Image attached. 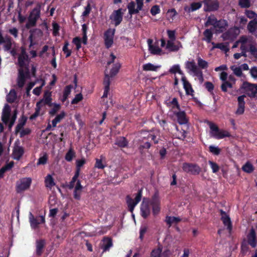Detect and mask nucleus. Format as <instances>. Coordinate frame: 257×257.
Segmentation results:
<instances>
[{
    "label": "nucleus",
    "mask_w": 257,
    "mask_h": 257,
    "mask_svg": "<svg viewBox=\"0 0 257 257\" xmlns=\"http://www.w3.org/2000/svg\"><path fill=\"white\" fill-rule=\"evenodd\" d=\"M40 14L41 6L38 4L30 12L25 26L26 28L29 29L36 26L37 22L40 17Z\"/></svg>",
    "instance_id": "nucleus-1"
},
{
    "label": "nucleus",
    "mask_w": 257,
    "mask_h": 257,
    "mask_svg": "<svg viewBox=\"0 0 257 257\" xmlns=\"http://www.w3.org/2000/svg\"><path fill=\"white\" fill-rule=\"evenodd\" d=\"M209 125L210 129V136L212 138L219 140L230 136V134L227 131L220 130L217 125L213 122H209Z\"/></svg>",
    "instance_id": "nucleus-2"
},
{
    "label": "nucleus",
    "mask_w": 257,
    "mask_h": 257,
    "mask_svg": "<svg viewBox=\"0 0 257 257\" xmlns=\"http://www.w3.org/2000/svg\"><path fill=\"white\" fill-rule=\"evenodd\" d=\"M182 168L184 172L192 175H198L201 172V168L195 163H184Z\"/></svg>",
    "instance_id": "nucleus-3"
},
{
    "label": "nucleus",
    "mask_w": 257,
    "mask_h": 257,
    "mask_svg": "<svg viewBox=\"0 0 257 257\" xmlns=\"http://www.w3.org/2000/svg\"><path fill=\"white\" fill-rule=\"evenodd\" d=\"M32 183V179L30 177H25L20 179L16 183V191L17 193H21L28 190Z\"/></svg>",
    "instance_id": "nucleus-4"
},
{
    "label": "nucleus",
    "mask_w": 257,
    "mask_h": 257,
    "mask_svg": "<svg viewBox=\"0 0 257 257\" xmlns=\"http://www.w3.org/2000/svg\"><path fill=\"white\" fill-rule=\"evenodd\" d=\"M143 188L139 190L135 200L133 199L129 195L126 197V203L128 206V210L133 212L135 206L141 201L142 197Z\"/></svg>",
    "instance_id": "nucleus-5"
},
{
    "label": "nucleus",
    "mask_w": 257,
    "mask_h": 257,
    "mask_svg": "<svg viewBox=\"0 0 257 257\" xmlns=\"http://www.w3.org/2000/svg\"><path fill=\"white\" fill-rule=\"evenodd\" d=\"M144 0H136L137 5V8L135 9L136 4L134 2L131 1L127 5V8L128 10V13L131 15H134L139 13L142 10L144 6Z\"/></svg>",
    "instance_id": "nucleus-6"
},
{
    "label": "nucleus",
    "mask_w": 257,
    "mask_h": 257,
    "mask_svg": "<svg viewBox=\"0 0 257 257\" xmlns=\"http://www.w3.org/2000/svg\"><path fill=\"white\" fill-rule=\"evenodd\" d=\"M115 29H108L104 33V40L105 47L110 48L113 43Z\"/></svg>",
    "instance_id": "nucleus-7"
},
{
    "label": "nucleus",
    "mask_w": 257,
    "mask_h": 257,
    "mask_svg": "<svg viewBox=\"0 0 257 257\" xmlns=\"http://www.w3.org/2000/svg\"><path fill=\"white\" fill-rule=\"evenodd\" d=\"M150 205L149 199L144 198L141 205L140 211L141 215L144 219L148 218L151 213Z\"/></svg>",
    "instance_id": "nucleus-8"
},
{
    "label": "nucleus",
    "mask_w": 257,
    "mask_h": 257,
    "mask_svg": "<svg viewBox=\"0 0 257 257\" xmlns=\"http://www.w3.org/2000/svg\"><path fill=\"white\" fill-rule=\"evenodd\" d=\"M205 12H214L218 10L219 4L217 0H203Z\"/></svg>",
    "instance_id": "nucleus-9"
},
{
    "label": "nucleus",
    "mask_w": 257,
    "mask_h": 257,
    "mask_svg": "<svg viewBox=\"0 0 257 257\" xmlns=\"http://www.w3.org/2000/svg\"><path fill=\"white\" fill-rule=\"evenodd\" d=\"M29 219L31 226L34 229L38 228L40 224L43 223L45 221V217L44 216H39L35 217L31 212L29 213Z\"/></svg>",
    "instance_id": "nucleus-10"
},
{
    "label": "nucleus",
    "mask_w": 257,
    "mask_h": 257,
    "mask_svg": "<svg viewBox=\"0 0 257 257\" xmlns=\"http://www.w3.org/2000/svg\"><path fill=\"white\" fill-rule=\"evenodd\" d=\"M109 19L114 22L115 26H118L122 22L123 19V12L121 8L114 10L109 17Z\"/></svg>",
    "instance_id": "nucleus-11"
},
{
    "label": "nucleus",
    "mask_w": 257,
    "mask_h": 257,
    "mask_svg": "<svg viewBox=\"0 0 257 257\" xmlns=\"http://www.w3.org/2000/svg\"><path fill=\"white\" fill-rule=\"evenodd\" d=\"M242 88L244 89L246 91H248V96L250 97H254L257 93L256 84H251L247 82L243 83Z\"/></svg>",
    "instance_id": "nucleus-12"
},
{
    "label": "nucleus",
    "mask_w": 257,
    "mask_h": 257,
    "mask_svg": "<svg viewBox=\"0 0 257 257\" xmlns=\"http://www.w3.org/2000/svg\"><path fill=\"white\" fill-rule=\"evenodd\" d=\"M51 96L52 94L51 92L49 91L45 92L43 99L37 102V104L41 107L46 105L49 107L52 106L53 103L52 102V98Z\"/></svg>",
    "instance_id": "nucleus-13"
},
{
    "label": "nucleus",
    "mask_w": 257,
    "mask_h": 257,
    "mask_svg": "<svg viewBox=\"0 0 257 257\" xmlns=\"http://www.w3.org/2000/svg\"><path fill=\"white\" fill-rule=\"evenodd\" d=\"M24 154L23 147L18 145H15L13 150L12 157L14 160L19 161Z\"/></svg>",
    "instance_id": "nucleus-14"
},
{
    "label": "nucleus",
    "mask_w": 257,
    "mask_h": 257,
    "mask_svg": "<svg viewBox=\"0 0 257 257\" xmlns=\"http://www.w3.org/2000/svg\"><path fill=\"white\" fill-rule=\"evenodd\" d=\"M228 26V23L224 19L217 20L214 29H215L216 33H223Z\"/></svg>",
    "instance_id": "nucleus-15"
},
{
    "label": "nucleus",
    "mask_w": 257,
    "mask_h": 257,
    "mask_svg": "<svg viewBox=\"0 0 257 257\" xmlns=\"http://www.w3.org/2000/svg\"><path fill=\"white\" fill-rule=\"evenodd\" d=\"M181 80L186 95L193 96L194 91L190 83L187 80L186 77L185 76H182Z\"/></svg>",
    "instance_id": "nucleus-16"
},
{
    "label": "nucleus",
    "mask_w": 257,
    "mask_h": 257,
    "mask_svg": "<svg viewBox=\"0 0 257 257\" xmlns=\"http://www.w3.org/2000/svg\"><path fill=\"white\" fill-rule=\"evenodd\" d=\"M220 212L221 215V220L224 225L227 226V229L230 232L232 230V223L230 217L223 210H220Z\"/></svg>",
    "instance_id": "nucleus-17"
},
{
    "label": "nucleus",
    "mask_w": 257,
    "mask_h": 257,
    "mask_svg": "<svg viewBox=\"0 0 257 257\" xmlns=\"http://www.w3.org/2000/svg\"><path fill=\"white\" fill-rule=\"evenodd\" d=\"M159 131L151 130L149 131V134L146 136V138L148 141L150 142L153 141L155 144H157L160 140L159 138H157L158 136H159Z\"/></svg>",
    "instance_id": "nucleus-18"
},
{
    "label": "nucleus",
    "mask_w": 257,
    "mask_h": 257,
    "mask_svg": "<svg viewBox=\"0 0 257 257\" xmlns=\"http://www.w3.org/2000/svg\"><path fill=\"white\" fill-rule=\"evenodd\" d=\"M151 147V144L150 141H148L146 137H144L140 141V145L139 150L141 154L144 153L145 150H148Z\"/></svg>",
    "instance_id": "nucleus-19"
},
{
    "label": "nucleus",
    "mask_w": 257,
    "mask_h": 257,
    "mask_svg": "<svg viewBox=\"0 0 257 257\" xmlns=\"http://www.w3.org/2000/svg\"><path fill=\"white\" fill-rule=\"evenodd\" d=\"M30 35L29 37V40L30 42V46H33L34 44L33 43V40L36 37H40L43 35V32L39 29H35L30 31Z\"/></svg>",
    "instance_id": "nucleus-20"
},
{
    "label": "nucleus",
    "mask_w": 257,
    "mask_h": 257,
    "mask_svg": "<svg viewBox=\"0 0 257 257\" xmlns=\"http://www.w3.org/2000/svg\"><path fill=\"white\" fill-rule=\"evenodd\" d=\"M247 239L248 244L252 247H255L256 246V235L255 231L254 228H251L250 232L247 235Z\"/></svg>",
    "instance_id": "nucleus-21"
},
{
    "label": "nucleus",
    "mask_w": 257,
    "mask_h": 257,
    "mask_svg": "<svg viewBox=\"0 0 257 257\" xmlns=\"http://www.w3.org/2000/svg\"><path fill=\"white\" fill-rule=\"evenodd\" d=\"M175 115L177 118L178 122L180 124H185L188 123V119L186 117V114L185 111H180L174 112Z\"/></svg>",
    "instance_id": "nucleus-22"
},
{
    "label": "nucleus",
    "mask_w": 257,
    "mask_h": 257,
    "mask_svg": "<svg viewBox=\"0 0 257 257\" xmlns=\"http://www.w3.org/2000/svg\"><path fill=\"white\" fill-rule=\"evenodd\" d=\"M11 115V109L10 106L6 104L3 110L2 120L5 123L7 124L10 119Z\"/></svg>",
    "instance_id": "nucleus-23"
},
{
    "label": "nucleus",
    "mask_w": 257,
    "mask_h": 257,
    "mask_svg": "<svg viewBox=\"0 0 257 257\" xmlns=\"http://www.w3.org/2000/svg\"><path fill=\"white\" fill-rule=\"evenodd\" d=\"M237 37V34L234 30H228L226 32L223 33L222 35V38L224 40H229L233 41Z\"/></svg>",
    "instance_id": "nucleus-24"
},
{
    "label": "nucleus",
    "mask_w": 257,
    "mask_h": 257,
    "mask_svg": "<svg viewBox=\"0 0 257 257\" xmlns=\"http://www.w3.org/2000/svg\"><path fill=\"white\" fill-rule=\"evenodd\" d=\"M101 248L103 249V252L108 251L112 246V239L108 237H104L102 239Z\"/></svg>",
    "instance_id": "nucleus-25"
},
{
    "label": "nucleus",
    "mask_w": 257,
    "mask_h": 257,
    "mask_svg": "<svg viewBox=\"0 0 257 257\" xmlns=\"http://www.w3.org/2000/svg\"><path fill=\"white\" fill-rule=\"evenodd\" d=\"M185 68L193 72L194 74L200 70L197 67L194 60H193L191 61H187L185 63Z\"/></svg>",
    "instance_id": "nucleus-26"
},
{
    "label": "nucleus",
    "mask_w": 257,
    "mask_h": 257,
    "mask_svg": "<svg viewBox=\"0 0 257 257\" xmlns=\"http://www.w3.org/2000/svg\"><path fill=\"white\" fill-rule=\"evenodd\" d=\"M213 29H207L203 33L204 37L202 40L206 41L208 43H211L213 38Z\"/></svg>",
    "instance_id": "nucleus-27"
},
{
    "label": "nucleus",
    "mask_w": 257,
    "mask_h": 257,
    "mask_svg": "<svg viewBox=\"0 0 257 257\" xmlns=\"http://www.w3.org/2000/svg\"><path fill=\"white\" fill-rule=\"evenodd\" d=\"M202 2L192 3L190 5V7L187 6L184 7V10L188 13L195 11L200 9L202 7Z\"/></svg>",
    "instance_id": "nucleus-28"
},
{
    "label": "nucleus",
    "mask_w": 257,
    "mask_h": 257,
    "mask_svg": "<svg viewBox=\"0 0 257 257\" xmlns=\"http://www.w3.org/2000/svg\"><path fill=\"white\" fill-rule=\"evenodd\" d=\"M162 249L160 247L153 249L151 253V257H168V251L162 253Z\"/></svg>",
    "instance_id": "nucleus-29"
},
{
    "label": "nucleus",
    "mask_w": 257,
    "mask_h": 257,
    "mask_svg": "<svg viewBox=\"0 0 257 257\" xmlns=\"http://www.w3.org/2000/svg\"><path fill=\"white\" fill-rule=\"evenodd\" d=\"M45 186L51 189L53 187L55 186L56 183L54 181V179L50 174H48L45 178Z\"/></svg>",
    "instance_id": "nucleus-30"
},
{
    "label": "nucleus",
    "mask_w": 257,
    "mask_h": 257,
    "mask_svg": "<svg viewBox=\"0 0 257 257\" xmlns=\"http://www.w3.org/2000/svg\"><path fill=\"white\" fill-rule=\"evenodd\" d=\"M128 143V142L125 137H119L116 138L114 144L119 148H125L127 146Z\"/></svg>",
    "instance_id": "nucleus-31"
},
{
    "label": "nucleus",
    "mask_w": 257,
    "mask_h": 257,
    "mask_svg": "<svg viewBox=\"0 0 257 257\" xmlns=\"http://www.w3.org/2000/svg\"><path fill=\"white\" fill-rule=\"evenodd\" d=\"M45 242L44 240L41 239L36 241V254L40 256L45 246Z\"/></svg>",
    "instance_id": "nucleus-32"
},
{
    "label": "nucleus",
    "mask_w": 257,
    "mask_h": 257,
    "mask_svg": "<svg viewBox=\"0 0 257 257\" xmlns=\"http://www.w3.org/2000/svg\"><path fill=\"white\" fill-rule=\"evenodd\" d=\"M27 120V117L25 115H23L19 120V123L16 127V133H18L21 130H22L23 128V126L25 125Z\"/></svg>",
    "instance_id": "nucleus-33"
},
{
    "label": "nucleus",
    "mask_w": 257,
    "mask_h": 257,
    "mask_svg": "<svg viewBox=\"0 0 257 257\" xmlns=\"http://www.w3.org/2000/svg\"><path fill=\"white\" fill-rule=\"evenodd\" d=\"M181 221V219L178 217L169 216L166 217L165 221L167 224L170 227L173 223H178Z\"/></svg>",
    "instance_id": "nucleus-34"
},
{
    "label": "nucleus",
    "mask_w": 257,
    "mask_h": 257,
    "mask_svg": "<svg viewBox=\"0 0 257 257\" xmlns=\"http://www.w3.org/2000/svg\"><path fill=\"white\" fill-rule=\"evenodd\" d=\"M247 29L249 33H253L257 29V20L253 19L248 24Z\"/></svg>",
    "instance_id": "nucleus-35"
},
{
    "label": "nucleus",
    "mask_w": 257,
    "mask_h": 257,
    "mask_svg": "<svg viewBox=\"0 0 257 257\" xmlns=\"http://www.w3.org/2000/svg\"><path fill=\"white\" fill-rule=\"evenodd\" d=\"M212 44L213 45V48L219 49L225 52H227L229 50L228 48L229 44L228 43H220L215 44V43L212 42Z\"/></svg>",
    "instance_id": "nucleus-36"
},
{
    "label": "nucleus",
    "mask_w": 257,
    "mask_h": 257,
    "mask_svg": "<svg viewBox=\"0 0 257 257\" xmlns=\"http://www.w3.org/2000/svg\"><path fill=\"white\" fill-rule=\"evenodd\" d=\"M242 170L245 173H251L254 171V168L251 163L247 161L242 166Z\"/></svg>",
    "instance_id": "nucleus-37"
},
{
    "label": "nucleus",
    "mask_w": 257,
    "mask_h": 257,
    "mask_svg": "<svg viewBox=\"0 0 257 257\" xmlns=\"http://www.w3.org/2000/svg\"><path fill=\"white\" fill-rule=\"evenodd\" d=\"M17 99L16 92L14 89H12L7 96V101L10 103H14Z\"/></svg>",
    "instance_id": "nucleus-38"
},
{
    "label": "nucleus",
    "mask_w": 257,
    "mask_h": 257,
    "mask_svg": "<svg viewBox=\"0 0 257 257\" xmlns=\"http://www.w3.org/2000/svg\"><path fill=\"white\" fill-rule=\"evenodd\" d=\"M149 203L151 205H161V201L158 192H155L153 195L151 200L149 201Z\"/></svg>",
    "instance_id": "nucleus-39"
},
{
    "label": "nucleus",
    "mask_w": 257,
    "mask_h": 257,
    "mask_svg": "<svg viewBox=\"0 0 257 257\" xmlns=\"http://www.w3.org/2000/svg\"><path fill=\"white\" fill-rule=\"evenodd\" d=\"M88 27L86 24H84L82 25V42L84 45L87 44V31Z\"/></svg>",
    "instance_id": "nucleus-40"
},
{
    "label": "nucleus",
    "mask_w": 257,
    "mask_h": 257,
    "mask_svg": "<svg viewBox=\"0 0 257 257\" xmlns=\"http://www.w3.org/2000/svg\"><path fill=\"white\" fill-rule=\"evenodd\" d=\"M169 72L172 74H176V73H179V74L184 76V74L183 71L180 69V67L179 65L176 64L174 65L170 69Z\"/></svg>",
    "instance_id": "nucleus-41"
},
{
    "label": "nucleus",
    "mask_w": 257,
    "mask_h": 257,
    "mask_svg": "<svg viewBox=\"0 0 257 257\" xmlns=\"http://www.w3.org/2000/svg\"><path fill=\"white\" fill-rule=\"evenodd\" d=\"M217 21V19L214 15L209 16L208 17L207 20L205 23V26L208 27L209 25H212L213 28H214V26H215Z\"/></svg>",
    "instance_id": "nucleus-42"
},
{
    "label": "nucleus",
    "mask_w": 257,
    "mask_h": 257,
    "mask_svg": "<svg viewBox=\"0 0 257 257\" xmlns=\"http://www.w3.org/2000/svg\"><path fill=\"white\" fill-rule=\"evenodd\" d=\"M75 156V152L72 148H70L65 155V159L68 162H71Z\"/></svg>",
    "instance_id": "nucleus-43"
},
{
    "label": "nucleus",
    "mask_w": 257,
    "mask_h": 257,
    "mask_svg": "<svg viewBox=\"0 0 257 257\" xmlns=\"http://www.w3.org/2000/svg\"><path fill=\"white\" fill-rule=\"evenodd\" d=\"M3 43H5V45L4 46V50L5 51H10L12 46L11 38L8 37L6 38Z\"/></svg>",
    "instance_id": "nucleus-44"
},
{
    "label": "nucleus",
    "mask_w": 257,
    "mask_h": 257,
    "mask_svg": "<svg viewBox=\"0 0 257 257\" xmlns=\"http://www.w3.org/2000/svg\"><path fill=\"white\" fill-rule=\"evenodd\" d=\"M197 63L199 67L202 69H206L208 67V62L200 57L197 58Z\"/></svg>",
    "instance_id": "nucleus-45"
},
{
    "label": "nucleus",
    "mask_w": 257,
    "mask_h": 257,
    "mask_svg": "<svg viewBox=\"0 0 257 257\" xmlns=\"http://www.w3.org/2000/svg\"><path fill=\"white\" fill-rule=\"evenodd\" d=\"M69 43L68 41H66L64 43V45L63 47L62 50L63 52L66 54V58H68L71 56L72 51L71 50H69L68 48Z\"/></svg>",
    "instance_id": "nucleus-46"
},
{
    "label": "nucleus",
    "mask_w": 257,
    "mask_h": 257,
    "mask_svg": "<svg viewBox=\"0 0 257 257\" xmlns=\"http://www.w3.org/2000/svg\"><path fill=\"white\" fill-rule=\"evenodd\" d=\"M103 158L102 156H100L101 159H95V163L94 167L96 168L99 169H103L105 167L106 165H104L102 163V158Z\"/></svg>",
    "instance_id": "nucleus-47"
},
{
    "label": "nucleus",
    "mask_w": 257,
    "mask_h": 257,
    "mask_svg": "<svg viewBox=\"0 0 257 257\" xmlns=\"http://www.w3.org/2000/svg\"><path fill=\"white\" fill-rule=\"evenodd\" d=\"M143 70L144 71H154L157 70L158 67L154 65L152 63H149L144 64L143 66Z\"/></svg>",
    "instance_id": "nucleus-48"
},
{
    "label": "nucleus",
    "mask_w": 257,
    "mask_h": 257,
    "mask_svg": "<svg viewBox=\"0 0 257 257\" xmlns=\"http://www.w3.org/2000/svg\"><path fill=\"white\" fill-rule=\"evenodd\" d=\"M120 66H121L119 63H115L114 65L110 71V75L111 77L115 76L118 73Z\"/></svg>",
    "instance_id": "nucleus-49"
},
{
    "label": "nucleus",
    "mask_w": 257,
    "mask_h": 257,
    "mask_svg": "<svg viewBox=\"0 0 257 257\" xmlns=\"http://www.w3.org/2000/svg\"><path fill=\"white\" fill-rule=\"evenodd\" d=\"M228 88H232V84L231 83V82L228 81H225L223 82L222 84L221 85V90L223 92H226L227 91Z\"/></svg>",
    "instance_id": "nucleus-50"
},
{
    "label": "nucleus",
    "mask_w": 257,
    "mask_h": 257,
    "mask_svg": "<svg viewBox=\"0 0 257 257\" xmlns=\"http://www.w3.org/2000/svg\"><path fill=\"white\" fill-rule=\"evenodd\" d=\"M209 151L214 155H218L221 152V149L218 147L211 145L209 147Z\"/></svg>",
    "instance_id": "nucleus-51"
},
{
    "label": "nucleus",
    "mask_w": 257,
    "mask_h": 257,
    "mask_svg": "<svg viewBox=\"0 0 257 257\" xmlns=\"http://www.w3.org/2000/svg\"><path fill=\"white\" fill-rule=\"evenodd\" d=\"M151 53L153 55H160L162 50L157 46H152L149 49Z\"/></svg>",
    "instance_id": "nucleus-52"
},
{
    "label": "nucleus",
    "mask_w": 257,
    "mask_h": 257,
    "mask_svg": "<svg viewBox=\"0 0 257 257\" xmlns=\"http://www.w3.org/2000/svg\"><path fill=\"white\" fill-rule=\"evenodd\" d=\"M30 72L29 69L27 68L26 72L23 69H20L19 70V76L18 78L22 79H26L29 76Z\"/></svg>",
    "instance_id": "nucleus-53"
},
{
    "label": "nucleus",
    "mask_w": 257,
    "mask_h": 257,
    "mask_svg": "<svg viewBox=\"0 0 257 257\" xmlns=\"http://www.w3.org/2000/svg\"><path fill=\"white\" fill-rule=\"evenodd\" d=\"M208 163H209V164L212 170V172L213 173H216L217 172H218L220 167L216 163L209 160L208 161Z\"/></svg>",
    "instance_id": "nucleus-54"
},
{
    "label": "nucleus",
    "mask_w": 257,
    "mask_h": 257,
    "mask_svg": "<svg viewBox=\"0 0 257 257\" xmlns=\"http://www.w3.org/2000/svg\"><path fill=\"white\" fill-rule=\"evenodd\" d=\"M52 106H53V107L49 111V113L51 116H54L60 109L61 106L60 104L55 103H54Z\"/></svg>",
    "instance_id": "nucleus-55"
},
{
    "label": "nucleus",
    "mask_w": 257,
    "mask_h": 257,
    "mask_svg": "<svg viewBox=\"0 0 257 257\" xmlns=\"http://www.w3.org/2000/svg\"><path fill=\"white\" fill-rule=\"evenodd\" d=\"M72 43L76 45V49L79 50L81 47V40L80 38L76 37L73 39Z\"/></svg>",
    "instance_id": "nucleus-56"
},
{
    "label": "nucleus",
    "mask_w": 257,
    "mask_h": 257,
    "mask_svg": "<svg viewBox=\"0 0 257 257\" xmlns=\"http://www.w3.org/2000/svg\"><path fill=\"white\" fill-rule=\"evenodd\" d=\"M18 13V20L20 24H22L24 23L26 20V17L25 16H22L21 14L22 12V8L18 7L17 9Z\"/></svg>",
    "instance_id": "nucleus-57"
},
{
    "label": "nucleus",
    "mask_w": 257,
    "mask_h": 257,
    "mask_svg": "<svg viewBox=\"0 0 257 257\" xmlns=\"http://www.w3.org/2000/svg\"><path fill=\"white\" fill-rule=\"evenodd\" d=\"M41 107V106H40V105H38V104L36 103L35 112L30 117V119L31 120L35 119L37 117H38L39 115Z\"/></svg>",
    "instance_id": "nucleus-58"
},
{
    "label": "nucleus",
    "mask_w": 257,
    "mask_h": 257,
    "mask_svg": "<svg viewBox=\"0 0 257 257\" xmlns=\"http://www.w3.org/2000/svg\"><path fill=\"white\" fill-rule=\"evenodd\" d=\"M239 5L242 8H248L250 7V0H239Z\"/></svg>",
    "instance_id": "nucleus-59"
},
{
    "label": "nucleus",
    "mask_w": 257,
    "mask_h": 257,
    "mask_svg": "<svg viewBox=\"0 0 257 257\" xmlns=\"http://www.w3.org/2000/svg\"><path fill=\"white\" fill-rule=\"evenodd\" d=\"M231 69L233 71L234 74L240 77L242 75V70L241 68L240 67H234L232 66L231 67Z\"/></svg>",
    "instance_id": "nucleus-60"
},
{
    "label": "nucleus",
    "mask_w": 257,
    "mask_h": 257,
    "mask_svg": "<svg viewBox=\"0 0 257 257\" xmlns=\"http://www.w3.org/2000/svg\"><path fill=\"white\" fill-rule=\"evenodd\" d=\"M28 58V56H23L21 55H19L18 57V64L19 66L21 68L24 67L25 63V61L27 60Z\"/></svg>",
    "instance_id": "nucleus-61"
},
{
    "label": "nucleus",
    "mask_w": 257,
    "mask_h": 257,
    "mask_svg": "<svg viewBox=\"0 0 257 257\" xmlns=\"http://www.w3.org/2000/svg\"><path fill=\"white\" fill-rule=\"evenodd\" d=\"M245 97V95H242L237 97L238 106L239 107L245 108V101L244 100Z\"/></svg>",
    "instance_id": "nucleus-62"
},
{
    "label": "nucleus",
    "mask_w": 257,
    "mask_h": 257,
    "mask_svg": "<svg viewBox=\"0 0 257 257\" xmlns=\"http://www.w3.org/2000/svg\"><path fill=\"white\" fill-rule=\"evenodd\" d=\"M48 160V157L47 154H45L42 157H40L37 163V165H45L47 163Z\"/></svg>",
    "instance_id": "nucleus-63"
},
{
    "label": "nucleus",
    "mask_w": 257,
    "mask_h": 257,
    "mask_svg": "<svg viewBox=\"0 0 257 257\" xmlns=\"http://www.w3.org/2000/svg\"><path fill=\"white\" fill-rule=\"evenodd\" d=\"M204 86L205 87V88L210 93H213V90L214 88V86L213 84L209 81H207L205 82Z\"/></svg>",
    "instance_id": "nucleus-64"
}]
</instances>
